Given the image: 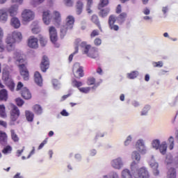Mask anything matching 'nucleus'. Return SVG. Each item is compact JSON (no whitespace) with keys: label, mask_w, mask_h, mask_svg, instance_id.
<instances>
[{"label":"nucleus","mask_w":178,"mask_h":178,"mask_svg":"<svg viewBox=\"0 0 178 178\" xmlns=\"http://www.w3.org/2000/svg\"><path fill=\"white\" fill-rule=\"evenodd\" d=\"M131 170V171H130ZM130 170L125 168L121 172L122 178H149V172L145 167H138L136 161H132Z\"/></svg>","instance_id":"f257e3e1"},{"label":"nucleus","mask_w":178,"mask_h":178,"mask_svg":"<svg viewBox=\"0 0 178 178\" xmlns=\"http://www.w3.org/2000/svg\"><path fill=\"white\" fill-rule=\"evenodd\" d=\"M23 38V35L20 32L14 31L12 33L8 35L6 38V49L8 52H12V51H15L16 42L19 41H22Z\"/></svg>","instance_id":"f03ea898"},{"label":"nucleus","mask_w":178,"mask_h":178,"mask_svg":"<svg viewBox=\"0 0 178 178\" xmlns=\"http://www.w3.org/2000/svg\"><path fill=\"white\" fill-rule=\"evenodd\" d=\"M15 59H16V62L18 64V67L19 68V73L24 80L27 81L30 79V73L29 72V70L24 65V59L22 56V53L16 51L14 54Z\"/></svg>","instance_id":"7ed1b4c3"},{"label":"nucleus","mask_w":178,"mask_h":178,"mask_svg":"<svg viewBox=\"0 0 178 178\" xmlns=\"http://www.w3.org/2000/svg\"><path fill=\"white\" fill-rule=\"evenodd\" d=\"M79 45L81 48H83V54L87 55L88 58L97 59L99 56L98 49L96 47H91V44H87V42H81V40Z\"/></svg>","instance_id":"20e7f679"},{"label":"nucleus","mask_w":178,"mask_h":178,"mask_svg":"<svg viewBox=\"0 0 178 178\" xmlns=\"http://www.w3.org/2000/svg\"><path fill=\"white\" fill-rule=\"evenodd\" d=\"M74 17L73 15H68L65 19V24L63 25L60 28V37L63 38L67 32L70 30H73L74 26Z\"/></svg>","instance_id":"39448f33"},{"label":"nucleus","mask_w":178,"mask_h":178,"mask_svg":"<svg viewBox=\"0 0 178 178\" xmlns=\"http://www.w3.org/2000/svg\"><path fill=\"white\" fill-rule=\"evenodd\" d=\"M151 147L156 151L159 150L161 155H166V152L168 151V143H166V141H163L161 143V140L159 139H154L152 140Z\"/></svg>","instance_id":"423d86ee"},{"label":"nucleus","mask_w":178,"mask_h":178,"mask_svg":"<svg viewBox=\"0 0 178 178\" xmlns=\"http://www.w3.org/2000/svg\"><path fill=\"white\" fill-rule=\"evenodd\" d=\"M135 147L141 155H145L148 153V147L145 145V140L143 138H139L136 140Z\"/></svg>","instance_id":"0eeeda50"},{"label":"nucleus","mask_w":178,"mask_h":178,"mask_svg":"<svg viewBox=\"0 0 178 178\" xmlns=\"http://www.w3.org/2000/svg\"><path fill=\"white\" fill-rule=\"evenodd\" d=\"M72 72L76 79L84 77V70H83V67L80 66V63H76L75 64H74Z\"/></svg>","instance_id":"6e6552de"},{"label":"nucleus","mask_w":178,"mask_h":178,"mask_svg":"<svg viewBox=\"0 0 178 178\" xmlns=\"http://www.w3.org/2000/svg\"><path fill=\"white\" fill-rule=\"evenodd\" d=\"M149 165L150 168H152V172L154 176H159V163L155 161V157H154V156H151V159L149 161Z\"/></svg>","instance_id":"1a4fd4ad"},{"label":"nucleus","mask_w":178,"mask_h":178,"mask_svg":"<svg viewBox=\"0 0 178 178\" xmlns=\"http://www.w3.org/2000/svg\"><path fill=\"white\" fill-rule=\"evenodd\" d=\"M12 108L10 111V119L12 122H16L17 119H19V116H20V110L15 105H11Z\"/></svg>","instance_id":"9d476101"},{"label":"nucleus","mask_w":178,"mask_h":178,"mask_svg":"<svg viewBox=\"0 0 178 178\" xmlns=\"http://www.w3.org/2000/svg\"><path fill=\"white\" fill-rule=\"evenodd\" d=\"M24 22H31L34 19V13L30 10H24L22 13Z\"/></svg>","instance_id":"9b49d317"},{"label":"nucleus","mask_w":178,"mask_h":178,"mask_svg":"<svg viewBox=\"0 0 178 178\" xmlns=\"http://www.w3.org/2000/svg\"><path fill=\"white\" fill-rule=\"evenodd\" d=\"M40 67L43 73H45V72H47V70L49 69V58H48V56H42Z\"/></svg>","instance_id":"f8f14e48"},{"label":"nucleus","mask_w":178,"mask_h":178,"mask_svg":"<svg viewBox=\"0 0 178 178\" xmlns=\"http://www.w3.org/2000/svg\"><path fill=\"white\" fill-rule=\"evenodd\" d=\"M127 17V14L126 13H122L118 17L113 16L112 22L113 23H118V24H123Z\"/></svg>","instance_id":"ddd939ff"},{"label":"nucleus","mask_w":178,"mask_h":178,"mask_svg":"<svg viewBox=\"0 0 178 178\" xmlns=\"http://www.w3.org/2000/svg\"><path fill=\"white\" fill-rule=\"evenodd\" d=\"M49 33L51 42L55 44V42L58 41V33H56V29H55L54 26H50L49 29Z\"/></svg>","instance_id":"4468645a"},{"label":"nucleus","mask_w":178,"mask_h":178,"mask_svg":"<svg viewBox=\"0 0 178 178\" xmlns=\"http://www.w3.org/2000/svg\"><path fill=\"white\" fill-rule=\"evenodd\" d=\"M112 167L114 169H117L118 170H120L122 168H123V160H122V158L118 157L113 160L112 162Z\"/></svg>","instance_id":"2eb2a0df"},{"label":"nucleus","mask_w":178,"mask_h":178,"mask_svg":"<svg viewBox=\"0 0 178 178\" xmlns=\"http://www.w3.org/2000/svg\"><path fill=\"white\" fill-rule=\"evenodd\" d=\"M81 43V39L80 38H77L74 41V52H73L72 54H71L69 56L68 60L69 62H72V60H73V56H74V55H76V54H79V47H80V44Z\"/></svg>","instance_id":"dca6fc26"},{"label":"nucleus","mask_w":178,"mask_h":178,"mask_svg":"<svg viewBox=\"0 0 178 178\" xmlns=\"http://www.w3.org/2000/svg\"><path fill=\"white\" fill-rule=\"evenodd\" d=\"M52 19V15H51V11L46 10L42 13V20L44 24H49L51 23V20Z\"/></svg>","instance_id":"f3484780"},{"label":"nucleus","mask_w":178,"mask_h":178,"mask_svg":"<svg viewBox=\"0 0 178 178\" xmlns=\"http://www.w3.org/2000/svg\"><path fill=\"white\" fill-rule=\"evenodd\" d=\"M28 47L33 49L38 48V39L34 36H31L28 40Z\"/></svg>","instance_id":"a211bd4d"},{"label":"nucleus","mask_w":178,"mask_h":178,"mask_svg":"<svg viewBox=\"0 0 178 178\" xmlns=\"http://www.w3.org/2000/svg\"><path fill=\"white\" fill-rule=\"evenodd\" d=\"M141 154L138 150H135L131 153V159H133L134 162H136L137 165L140 163V161H141Z\"/></svg>","instance_id":"6ab92c4d"},{"label":"nucleus","mask_w":178,"mask_h":178,"mask_svg":"<svg viewBox=\"0 0 178 178\" xmlns=\"http://www.w3.org/2000/svg\"><path fill=\"white\" fill-rule=\"evenodd\" d=\"M21 96L24 99H31V92L27 88H23L21 90Z\"/></svg>","instance_id":"aec40b11"},{"label":"nucleus","mask_w":178,"mask_h":178,"mask_svg":"<svg viewBox=\"0 0 178 178\" xmlns=\"http://www.w3.org/2000/svg\"><path fill=\"white\" fill-rule=\"evenodd\" d=\"M34 81L37 86H39V87H42V76H41V74L40 72H35Z\"/></svg>","instance_id":"412c9836"},{"label":"nucleus","mask_w":178,"mask_h":178,"mask_svg":"<svg viewBox=\"0 0 178 178\" xmlns=\"http://www.w3.org/2000/svg\"><path fill=\"white\" fill-rule=\"evenodd\" d=\"M18 9H19V6H17V4L11 6L8 9V12L10 16H11L12 17H13V16H16V15H17Z\"/></svg>","instance_id":"4be33fe9"},{"label":"nucleus","mask_w":178,"mask_h":178,"mask_svg":"<svg viewBox=\"0 0 178 178\" xmlns=\"http://www.w3.org/2000/svg\"><path fill=\"white\" fill-rule=\"evenodd\" d=\"M84 8V3L83 1L79 0L76 3V15H81L83 13V8Z\"/></svg>","instance_id":"5701e85b"},{"label":"nucleus","mask_w":178,"mask_h":178,"mask_svg":"<svg viewBox=\"0 0 178 178\" xmlns=\"http://www.w3.org/2000/svg\"><path fill=\"white\" fill-rule=\"evenodd\" d=\"M8 20V10L2 8L0 10V22H6Z\"/></svg>","instance_id":"b1692460"},{"label":"nucleus","mask_w":178,"mask_h":178,"mask_svg":"<svg viewBox=\"0 0 178 178\" xmlns=\"http://www.w3.org/2000/svg\"><path fill=\"white\" fill-rule=\"evenodd\" d=\"M0 144L1 145H6L8 144V135L5 132L0 131Z\"/></svg>","instance_id":"393cba45"},{"label":"nucleus","mask_w":178,"mask_h":178,"mask_svg":"<svg viewBox=\"0 0 178 178\" xmlns=\"http://www.w3.org/2000/svg\"><path fill=\"white\" fill-rule=\"evenodd\" d=\"M53 17L55 23H57V24H60V22H62V17L60 16V12L54 11L53 13Z\"/></svg>","instance_id":"a878e982"},{"label":"nucleus","mask_w":178,"mask_h":178,"mask_svg":"<svg viewBox=\"0 0 178 178\" xmlns=\"http://www.w3.org/2000/svg\"><path fill=\"white\" fill-rule=\"evenodd\" d=\"M177 175L176 173V169L171 168L167 172L166 178H177Z\"/></svg>","instance_id":"bb28decb"},{"label":"nucleus","mask_w":178,"mask_h":178,"mask_svg":"<svg viewBox=\"0 0 178 178\" xmlns=\"http://www.w3.org/2000/svg\"><path fill=\"white\" fill-rule=\"evenodd\" d=\"M0 101H8V90L6 89H2L0 90Z\"/></svg>","instance_id":"cd10ccee"},{"label":"nucleus","mask_w":178,"mask_h":178,"mask_svg":"<svg viewBox=\"0 0 178 178\" xmlns=\"http://www.w3.org/2000/svg\"><path fill=\"white\" fill-rule=\"evenodd\" d=\"M138 74H140L138 71H132L127 74V79H129V80H134V79L138 77Z\"/></svg>","instance_id":"c85d7f7f"},{"label":"nucleus","mask_w":178,"mask_h":178,"mask_svg":"<svg viewBox=\"0 0 178 178\" xmlns=\"http://www.w3.org/2000/svg\"><path fill=\"white\" fill-rule=\"evenodd\" d=\"M88 86H95L92 88H95L99 86V83L95 84V78L94 76H90L87 79Z\"/></svg>","instance_id":"c756f323"},{"label":"nucleus","mask_w":178,"mask_h":178,"mask_svg":"<svg viewBox=\"0 0 178 178\" xmlns=\"http://www.w3.org/2000/svg\"><path fill=\"white\" fill-rule=\"evenodd\" d=\"M2 80H3L5 83H7L8 81H10V80H12V78L9 74V71H6L5 70H3Z\"/></svg>","instance_id":"7c9ffc66"},{"label":"nucleus","mask_w":178,"mask_h":178,"mask_svg":"<svg viewBox=\"0 0 178 178\" xmlns=\"http://www.w3.org/2000/svg\"><path fill=\"white\" fill-rule=\"evenodd\" d=\"M3 30L0 28V52L5 51V45H3Z\"/></svg>","instance_id":"2f4dec72"},{"label":"nucleus","mask_w":178,"mask_h":178,"mask_svg":"<svg viewBox=\"0 0 178 178\" xmlns=\"http://www.w3.org/2000/svg\"><path fill=\"white\" fill-rule=\"evenodd\" d=\"M91 22L96 24L99 30H102V29L101 28V24L99 23V19L98 18L97 15H93L91 17Z\"/></svg>","instance_id":"473e14b6"},{"label":"nucleus","mask_w":178,"mask_h":178,"mask_svg":"<svg viewBox=\"0 0 178 178\" xmlns=\"http://www.w3.org/2000/svg\"><path fill=\"white\" fill-rule=\"evenodd\" d=\"M11 25L14 29H19L20 27V20L17 17H13L11 19Z\"/></svg>","instance_id":"72a5a7b5"},{"label":"nucleus","mask_w":178,"mask_h":178,"mask_svg":"<svg viewBox=\"0 0 178 178\" xmlns=\"http://www.w3.org/2000/svg\"><path fill=\"white\" fill-rule=\"evenodd\" d=\"M25 116L28 122H33L34 120V113L30 111H25Z\"/></svg>","instance_id":"f704fd0d"},{"label":"nucleus","mask_w":178,"mask_h":178,"mask_svg":"<svg viewBox=\"0 0 178 178\" xmlns=\"http://www.w3.org/2000/svg\"><path fill=\"white\" fill-rule=\"evenodd\" d=\"M6 115V108L5 107L4 104H0V117L3 118V119H5L7 118Z\"/></svg>","instance_id":"c9c22d12"},{"label":"nucleus","mask_w":178,"mask_h":178,"mask_svg":"<svg viewBox=\"0 0 178 178\" xmlns=\"http://www.w3.org/2000/svg\"><path fill=\"white\" fill-rule=\"evenodd\" d=\"M110 12H111V9L109 8L102 9L99 13V16H100L101 17H106V16L109 15Z\"/></svg>","instance_id":"e433bc0d"},{"label":"nucleus","mask_w":178,"mask_h":178,"mask_svg":"<svg viewBox=\"0 0 178 178\" xmlns=\"http://www.w3.org/2000/svg\"><path fill=\"white\" fill-rule=\"evenodd\" d=\"M168 145H169V149L170 151H172V149H173V148H175V138L173 136H170L168 138Z\"/></svg>","instance_id":"4c0bfd02"},{"label":"nucleus","mask_w":178,"mask_h":178,"mask_svg":"<svg viewBox=\"0 0 178 178\" xmlns=\"http://www.w3.org/2000/svg\"><path fill=\"white\" fill-rule=\"evenodd\" d=\"M33 111L36 115H41V113H42V108L41 106L35 104L33 106Z\"/></svg>","instance_id":"58836bf2"},{"label":"nucleus","mask_w":178,"mask_h":178,"mask_svg":"<svg viewBox=\"0 0 178 178\" xmlns=\"http://www.w3.org/2000/svg\"><path fill=\"white\" fill-rule=\"evenodd\" d=\"M149 109H151V106L146 105L142 110L140 115L141 116H147L148 115V112L149 111Z\"/></svg>","instance_id":"ea45409f"},{"label":"nucleus","mask_w":178,"mask_h":178,"mask_svg":"<svg viewBox=\"0 0 178 178\" xmlns=\"http://www.w3.org/2000/svg\"><path fill=\"white\" fill-rule=\"evenodd\" d=\"M93 0H86V10L88 13H92V10H91V6H92Z\"/></svg>","instance_id":"a19ab883"},{"label":"nucleus","mask_w":178,"mask_h":178,"mask_svg":"<svg viewBox=\"0 0 178 178\" xmlns=\"http://www.w3.org/2000/svg\"><path fill=\"white\" fill-rule=\"evenodd\" d=\"M5 83L7 85L10 91H15V82H13V80L11 79L10 81L6 82Z\"/></svg>","instance_id":"79ce46f5"},{"label":"nucleus","mask_w":178,"mask_h":178,"mask_svg":"<svg viewBox=\"0 0 178 178\" xmlns=\"http://www.w3.org/2000/svg\"><path fill=\"white\" fill-rule=\"evenodd\" d=\"M72 84L73 87H76V88H80L83 86V82L80 81H77L76 79H73L72 81Z\"/></svg>","instance_id":"37998d69"},{"label":"nucleus","mask_w":178,"mask_h":178,"mask_svg":"<svg viewBox=\"0 0 178 178\" xmlns=\"http://www.w3.org/2000/svg\"><path fill=\"white\" fill-rule=\"evenodd\" d=\"M10 133H11L12 140L14 141V143H17L19 141V136H17V134H16V133L15 132V130L11 129Z\"/></svg>","instance_id":"c03bdc74"},{"label":"nucleus","mask_w":178,"mask_h":178,"mask_svg":"<svg viewBox=\"0 0 178 178\" xmlns=\"http://www.w3.org/2000/svg\"><path fill=\"white\" fill-rule=\"evenodd\" d=\"M132 140H133V136H131V135L128 136L124 142V146L127 147V146L130 145Z\"/></svg>","instance_id":"a18cd8bd"},{"label":"nucleus","mask_w":178,"mask_h":178,"mask_svg":"<svg viewBox=\"0 0 178 178\" xmlns=\"http://www.w3.org/2000/svg\"><path fill=\"white\" fill-rule=\"evenodd\" d=\"M91 90L90 87H86V88H79V90L80 92H83V94H88Z\"/></svg>","instance_id":"49530a36"},{"label":"nucleus","mask_w":178,"mask_h":178,"mask_svg":"<svg viewBox=\"0 0 178 178\" xmlns=\"http://www.w3.org/2000/svg\"><path fill=\"white\" fill-rule=\"evenodd\" d=\"M109 3V0H100V3H99V9L101 8H104Z\"/></svg>","instance_id":"de8ad7c7"},{"label":"nucleus","mask_w":178,"mask_h":178,"mask_svg":"<svg viewBox=\"0 0 178 178\" xmlns=\"http://www.w3.org/2000/svg\"><path fill=\"white\" fill-rule=\"evenodd\" d=\"M152 65L153 67H162L163 66V62L162 61L152 62Z\"/></svg>","instance_id":"09e8293b"},{"label":"nucleus","mask_w":178,"mask_h":178,"mask_svg":"<svg viewBox=\"0 0 178 178\" xmlns=\"http://www.w3.org/2000/svg\"><path fill=\"white\" fill-rule=\"evenodd\" d=\"M74 3V0H64V4L65 6L72 7L73 6V4Z\"/></svg>","instance_id":"8fccbe9b"},{"label":"nucleus","mask_w":178,"mask_h":178,"mask_svg":"<svg viewBox=\"0 0 178 178\" xmlns=\"http://www.w3.org/2000/svg\"><path fill=\"white\" fill-rule=\"evenodd\" d=\"M165 162L168 165H169V163H172V162H173V157L172 156V154H168L166 156Z\"/></svg>","instance_id":"3c124183"},{"label":"nucleus","mask_w":178,"mask_h":178,"mask_svg":"<svg viewBox=\"0 0 178 178\" xmlns=\"http://www.w3.org/2000/svg\"><path fill=\"white\" fill-rule=\"evenodd\" d=\"M12 152V147L10 145L6 146L2 150L3 154H9Z\"/></svg>","instance_id":"603ef678"},{"label":"nucleus","mask_w":178,"mask_h":178,"mask_svg":"<svg viewBox=\"0 0 178 178\" xmlns=\"http://www.w3.org/2000/svg\"><path fill=\"white\" fill-rule=\"evenodd\" d=\"M15 102L17 106H23V105L24 104V101L21 98H17L15 99Z\"/></svg>","instance_id":"864d4df0"},{"label":"nucleus","mask_w":178,"mask_h":178,"mask_svg":"<svg viewBox=\"0 0 178 178\" xmlns=\"http://www.w3.org/2000/svg\"><path fill=\"white\" fill-rule=\"evenodd\" d=\"M94 44L96 45V47H99L102 44V40L99 38H97L94 40Z\"/></svg>","instance_id":"5fc2aeb1"},{"label":"nucleus","mask_w":178,"mask_h":178,"mask_svg":"<svg viewBox=\"0 0 178 178\" xmlns=\"http://www.w3.org/2000/svg\"><path fill=\"white\" fill-rule=\"evenodd\" d=\"M97 35H99V31L98 30H93L90 33L91 38H94V37H97Z\"/></svg>","instance_id":"6e6d98bb"},{"label":"nucleus","mask_w":178,"mask_h":178,"mask_svg":"<svg viewBox=\"0 0 178 178\" xmlns=\"http://www.w3.org/2000/svg\"><path fill=\"white\" fill-rule=\"evenodd\" d=\"M24 87L23 83L22 82H18L16 88V91H20L22 88Z\"/></svg>","instance_id":"4d7b16f0"},{"label":"nucleus","mask_w":178,"mask_h":178,"mask_svg":"<svg viewBox=\"0 0 178 178\" xmlns=\"http://www.w3.org/2000/svg\"><path fill=\"white\" fill-rule=\"evenodd\" d=\"M44 0H32L33 5H40Z\"/></svg>","instance_id":"13d9d810"},{"label":"nucleus","mask_w":178,"mask_h":178,"mask_svg":"<svg viewBox=\"0 0 178 178\" xmlns=\"http://www.w3.org/2000/svg\"><path fill=\"white\" fill-rule=\"evenodd\" d=\"M47 143H48L47 139H45L44 140H43L42 143H41L40 145H39L38 149H42V148L44 147V145H45Z\"/></svg>","instance_id":"bf43d9fd"},{"label":"nucleus","mask_w":178,"mask_h":178,"mask_svg":"<svg viewBox=\"0 0 178 178\" xmlns=\"http://www.w3.org/2000/svg\"><path fill=\"white\" fill-rule=\"evenodd\" d=\"M96 73H97V74H99L100 76H102L104 74V70H102V68L101 67H98L96 70Z\"/></svg>","instance_id":"052dcab7"},{"label":"nucleus","mask_w":178,"mask_h":178,"mask_svg":"<svg viewBox=\"0 0 178 178\" xmlns=\"http://www.w3.org/2000/svg\"><path fill=\"white\" fill-rule=\"evenodd\" d=\"M40 42L42 45V47H45V44H47V40H45V38H40Z\"/></svg>","instance_id":"680f3d73"},{"label":"nucleus","mask_w":178,"mask_h":178,"mask_svg":"<svg viewBox=\"0 0 178 178\" xmlns=\"http://www.w3.org/2000/svg\"><path fill=\"white\" fill-rule=\"evenodd\" d=\"M143 20H145V22H152V17H149L148 15L144 16L143 17Z\"/></svg>","instance_id":"e2e57ef3"},{"label":"nucleus","mask_w":178,"mask_h":178,"mask_svg":"<svg viewBox=\"0 0 178 178\" xmlns=\"http://www.w3.org/2000/svg\"><path fill=\"white\" fill-rule=\"evenodd\" d=\"M143 13H144L146 16H148V15L151 13V10L148 8H145L143 10Z\"/></svg>","instance_id":"0e129e2a"},{"label":"nucleus","mask_w":178,"mask_h":178,"mask_svg":"<svg viewBox=\"0 0 178 178\" xmlns=\"http://www.w3.org/2000/svg\"><path fill=\"white\" fill-rule=\"evenodd\" d=\"M40 32V28L38 26L32 29L33 34H38Z\"/></svg>","instance_id":"69168bd1"},{"label":"nucleus","mask_w":178,"mask_h":178,"mask_svg":"<svg viewBox=\"0 0 178 178\" xmlns=\"http://www.w3.org/2000/svg\"><path fill=\"white\" fill-rule=\"evenodd\" d=\"M0 126L6 128L8 127V124L6 123V122L0 120Z\"/></svg>","instance_id":"338daca9"},{"label":"nucleus","mask_w":178,"mask_h":178,"mask_svg":"<svg viewBox=\"0 0 178 178\" xmlns=\"http://www.w3.org/2000/svg\"><path fill=\"white\" fill-rule=\"evenodd\" d=\"M60 115H62V116H69V113H67V111H66V110H63L60 112Z\"/></svg>","instance_id":"774afa93"}]
</instances>
